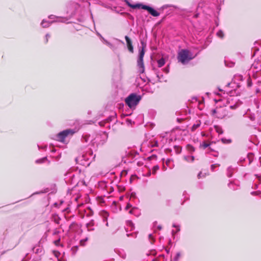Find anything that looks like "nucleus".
I'll return each mask as SVG.
<instances>
[{"label": "nucleus", "mask_w": 261, "mask_h": 261, "mask_svg": "<svg viewBox=\"0 0 261 261\" xmlns=\"http://www.w3.org/2000/svg\"><path fill=\"white\" fill-rule=\"evenodd\" d=\"M241 104L242 102L238 100L234 105H230L228 107H217L212 111V114L220 119L225 117H230L232 116V113L230 112L229 110L237 109Z\"/></svg>", "instance_id": "1"}, {"label": "nucleus", "mask_w": 261, "mask_h": 261, "mask_svg": "<svg viewBox=\"0 0 261 261\" xmlns=\"http://www.w3.org/2000/svg\"><path fill=\"white\" fill-rule=\"evenodd\" d=\"M95 156V154H93L92 151L89 149L82 155L77 156L75 159V161L84 166H88L94 160Z\"/></svg>", "instance_id": "2"}, {"label": "nucleus", "mask_w": 261, "mask_h": 261, "mask_svg": "<svg viewBox=\"0 0 261 261\" xmlns=\"http://www.w3.org/2000/svg\"><path fill=\"white\" fill-rule=\"evenodd\" d=\"M195 57L190 51L188 49H181L180 50L177 55L178 61L182 64L188 63L191 60Z\"/></svg>", "instance_id": "3"}, {"label": "nucleus", "mask_w": 261, "mask_h": 261, "mask_svg": "<svg viewBox=\"0 0 261 261\" xmlns=\"http://www.w3.org/2000/svg\"><path fill=\"white\" fill-rule=\"evenodd\" d=\"M141 99V96L135 93H131L125 99V103L131 109H135Z\"/></svg>", "instance_id": "4"}, {"label": "nucleus", "mask_w": 261, "mask_h": 261, "mask_svg": "<svg viewBox=\"0 0 261 261\" xmlns=\"http://www.w3.org/2000/svg\"><path fill=\"white\" fill-rule=\"evenodd\" d=\"M141 44L143 46L142 49L139 51V57L137 60V66L138 68V72L140 73H142L144 71V65L143 63V57L145 54L144 47L145 45H144L143 42H141Z\"/></svg>", "instance_id": "5"}, {"label": "nucleus", "mask_w": 261, "mask_h": 261, "mask_svg": "<svg viewBox=\"0 0 261 261\" xmlns=\"http://www.w3.org/2000/svg\"><path fill=\"white\" fill-rule=\"evenodd\" d=\"M74 132L72 131V130L70 129H68L64 130L60 133H59L57 137V140L61 142H63L65 138L69 134H73Z\"/></svg>", "instance_id": "6"}, {"label": "nucleus", "mask_w": 261, "mask_h": 261, "mask_svg": "<svg viewBox=\"0 0 261 261\" xmlns=\"http://www.w3.org/2000/svg\"><path fill=\"white\" fill-rule=\"evenodd\" d=\"M141 8L147 10L153 16L157 17L160 15V13L148 6L142 5Z\"/></svg>", "instance_id": "7"}, {"label": "nucleus", "mask_w": 261, "mask_h": 261, "mask_svg": "<svg viewBox=\"0 0 261 261\" xmlns=\"http://www.w3.org/2000/svg\"><path fill=\"white\" fill-rule=\"evenodd\" d=\"M101 217L102 218L103 221H107L108 217H109V214L107 211H102L100 213Z\"/></svg>", "instance_id": "8"}, {"label": "nucleus", "mask_w": 261, "mask_h": 261, "mask_svg": "<svg viewBox=\"0 0 261 261\" xmlns=\"http://www.w3.org/2000/svg\"><path fill=\"white\" fill-rule=\"evenodd\" d=\"M134 228L133 223L130 221H127L126 222V227L125 228L126 231H127L128 229L132 230Z\"/></svg>", "instance_id": "9"}, {"label": "nucleus", "mask_w": 261, "mask_h": 261, "mask_svg": "<svg viewBox=\"0 0 261 261\" xmlns=\"http://www.w3.org/2000/svg\"><path fill=\"white\" fill-rule=\"evenodd\" d=\"M125 2H126V3L127 4V5L129 7H130V8H133V9L141 8L142 5L141 4H137L136 5H132L130 3H129L128 1H125Z\"/></svg>", "instance_id": "10"}, {"label": "nucleus", "mask_w": 261, "mask_h": 261, "mask_svg": "<svg viewBox=\"0 0 261 261\" xmlns=\"http://www.w3.org/2000/svg\"><path fill=\"white\" fill-rule=\"evenodd\" d=\"M235 169L232 168V167H229L227 169V175L228 177H231L232 175L233 172L234 171Z\"/></svg>", "instance_id": "11"}, {"label": "nucleus", "mask_w": 261, "mask_h": 261, "mask_svg": "<svg viewBox=\"0 0 261 261\" xmlns=\"http://www.w3.org/2000/svg\"><path fill=\"white\" fill-rule=\"evenodd\" d=\"M98 35H99L100 36V37L102 39L104 43H105L108 46H109L113 50L115 49V47L112 44H111V43L108 42L107 40H105L102 37V36L100 34H98Z\"/></svg>", "instance_id": "12"}, {"label": "nucleus", "mask_w": 261, "mask_h": 261, "mask_svg": "<svg viewBox=\"0 0 261 261\" xmlns=\"http://www.w3.org/2000/svg\"><path fill=\"white\" fill-rule=\"evenodd\" d=\"M201 122L200 121H197L196 123L192 126L191 130L192 132L195 131L198 127L200 126Z\"/></svg>", "instance_id": "13"}, {"label": "nucleus", "mask_w": 261, "mask_h": 261, "mask_svg": "<svg viewBox=\"0 0 261 261\" xmlns=\"http://www.w3.org/2000/svg\"><path fill=\"white\" fill-rule=\"evenodd\" d=\"M52 22H50L49 21H47L46 20H43L42 22H41V25L42 26L43 28H47L49 26L50 24Z\"/></svg>", "instance_id": "14"}, {"label": "nucleus", "mask_w": 261, "mask_h": 261, "mask_svg": "<svg viewBox=\"0 0 261 261\" xmlns=\"http://www.w3.org/2000/svg\"><path fill=\"white\" fill-rule=\"evenodd\" d=\"M45 161H48V163H50V162L49 161H48L47 157H44V158L37 160L36 161V163L37 164H41V163H44Z\"/></svg>", "instance_id": "15"}, {"label": "nucleus", "mask_w": 261, "mask_h": 261, "mask_svg": "<svg viewBox=\"0 0 261 261\" xmlns=\"http://www.w3.org/2000/svg\"><path fill=\"white\" fill-rule=\"evenodd\" d=\"M156 77L158 78V80L160 82H162L163 81H166V80L164 79V77L163 74L160 73H158L156 74Z\"/></svg>", "instance_id": "16"}, {"label": "nucleus", "mask_w": 261, "mask_h": 261, "mask_svg": "<svg viewBox=\"0 0 261 261\" xmlns=\"http://www.w3.org/2000/svg\"><path fill=\"white\" fill-rule=\"evenodd\" d=\"M184 159L186 161H187L188 162H192L194 161V157L192 155H187V156H185Z\"/></svg>", "instance_id": "17"}, {"label": "nucleus", "mask_w": 261, "mask_h": 261, "mask_svg": "<svg viewBox=\"0 0 261 261\" xmlns=\"http://www.w3.org/2000/svg\"><path fill=\"white\" fill-rule=\"evenodd\" d=\"M165 63V60L163 58H161L158 61V64L159 67H162Z\"/></svg>", "instance_id": "18"}, {"label": "nucleus", "mask_w": 261, "mask_h": 261, "mask_svg": "<svg viewBox=\"0 0 261 261\" xmlns=\"http://www.w3.org/2000/svg\"><path fill=\"white\" fill-rule=\"evenodd\" d=\"M215 128L217 133H218L219 134H222L223 133L222 128L219 126H215Z\"/></svg>", "instance_id": "19"}, {"label": "nucleus", "mask_w": 261, "mask_h": 261, "mask_svg": "<svg viewBox=\"0 0 261 261\" xmlns=\"http://www.w3.org/2000/svg\"><path fill=\"white\" fill-rule=\"evenodd\" d=\"M125 39L127 43V47L132 46V41L129 38L128 36H126L125 37Z\"/></svg>", "instance_id": "20"}, {"label": "nucleus", "mask_w": 261, "mask_h": 261, "mask_svg": "<svg viewBox=\"0 0 261 261\" xmlns=\"http://www.w3.org/2000/svg\"><path fill=\"white\" fill-rule=\"evenodd\" d=\"M217 36L220 38H223L224 37V33L223 31L221 30L218 31L217 33Z\"/></svg>", "instance_id": "21"}, {"label": "nucleus", "mask_w": 261, "mask_h": 261, "mask_svg": "<svg viewBox=\"0 0 261 261\" xmlns=\"http://www.w3.org/2000/svg\"><path fill=\"white\" fill-rule=\"evenodd\" d=\"M187 148L188 151L191 153L195 151V148L191 145H188Z\"/></svg>", "instance_id": "22"}, {"label": "nucleus", "mask_w": 261, "mask_h": 261, "mask_svg": "<svg viewBox=\"0 0 261 261\" xmlns=\"http://www.w3.org/2000/svg\"><path fill=\"white\" fill-rule=\"evenodd\" d=\"M225 64L226 66L231 67L233 66L234 63L232 62H230L229 63H227V62L226 61H225Z\"/></svg>", "instance_id": "23"}, {"label": "nucleus", "mask_w": 261, "mask_h": 261, "mask_svg": "<svg viewBox=\"0 0 261 261\" xmlns=\"http://www.w3.org/2000/svg\"><path fill=\"white\" fill-rule=\"evenodd\" d=\"M88 240V238H86V239H83V240H81L80 241V244L81 246H84L85 245V243L86 242H87Z\"/></svg>", "instance_id": "24"}, {"label": "nucleus", "mask_w": 261, "mask_h": 261, "mask_svg": "<svg viewBox=\"0 0 261 261\" xmlns=\"http://www.w3.org/2000/svg\"><path fill=\"white\" fill-rule=\"evenodd\" d=\"M137 211H138V209L134 207L129 211V213L131 214H134Z\"/></svg>", "instance_id": "25"}, {"label": "nucleus", "mask_w": 261, "mask_h": 261, "mask_svg": "<svg viewBox=\"0 0 261 261\" xmlns=\"http://www.w3.org/2000/svg\"><path fill=\"white\" fill-rule=\"evenodd\" d=\"M101 135H102V138L104 139V141H105L107 139L108 136V134L106 133H105V132L102 133Z\"/></svg>", "instance_id": "26"}, {"label": "nucleus", "mask_w": 261, "mask_h": 261, "mask_svg": "<svg viewBox=\"0 0 261 261\" xmlns=\"http://www.w3.org/2000/svg\"><path fill=\"white\" fill-rule=\"evenodd\" d=\"M159 167L158 166H154L153 167V169H152V172H153V173H155V172L159 170Z\"/></svg>", "instance_id": "27"}, {"label": "nucleus", "mask_w": 261, "mask_h": 261, "mask_svg": "<svg viewBox=\"0 0 261 261\" xmlns=\"http://www.w3.org/2000/svg\"><path fill=\"white\" fill-rule=\"evenodd\" d=\"M148 237H149V239L150 240V243H152L154 241L152 235L151 234H149Z\"/></svg>", "instance_id": "28"}, {"label": "nucleus", "mask_w": 261, "mask_h": 261, "mask_svg": "<svg viewBox=\"0 0 261 261\" xmlns=\"http://www.w3.org/2000/svg\"><path fill=\"white\" fill-rule=\"evenodd\" d=\"M228 186L230 188H231L233 190H236L237 189H236L234 187H233V184L232 182H230L229 184H228Z\"/></svg>", "instance_id": "29"}, {"label": "nucleus", "mask_w": 261, "mask_h": 261, "mask_svg": "<svg viewBox=\"0 0 261 261\" xmlns=\"http://www.w3.org/2000/svg\"><path fill=\"white\" fill-rule=\"evenodd\" d=\"M180 256V253H177L176 254V256L174 258V260L175 261H177L179 258V257Z\"/></svg>", "instance_id": "30"}, {"label": "nucleus", "mask_w": 261, "mask_h": 261, "mask_svg": "<svg viewBox=\"0 0 261 261\" xmlns=\"http://www.w3.org/2000/svg\"><path fill=\"white\" fill-rule=\"evenodd\" d=\"M222 141L223 142V143H230L231 142L230 140H226L225 139H222Z\"/></svg>", "instance_id": "31"}, {"label": "nucleus", "mask_w": 261, "mask_h": 261, "mask_svg": "<svg viewBox=\"0 0 261 261\" xmlns=\"http://www.w3.org/2000/svg\"><path fill=\"white\" fill-rule=\"evenodd\" d=\"M158 146V141H155L154 142V143L151 144V146L152 147H155V146Z\"/></svg>", "instance_id": "32"}, {"label": "nucleus", "mask_w": 261, "mask_h": 261, "mask_svg": "<svg viewBox=\"0 0 261 261\" xmlns=\"http://www.w3.org/2000/svg\"><path fill=\"white\" fill-rule=\"evenodd\" d=\"M216 166H219V164H213V165H211V169H212V170L213 171L214 169Z\"/></svg>", "instance_id": "33"}, {"label": "nucleus", "mask_w": 261, "mask_h": 261, "mask_svg": "<svg viewBox=\"0 0 261 261\" xmlns=\"http://www.w3.org/2000/svg\"><path fill=\"white\" fill-rule=\"evenodd\" d=\"M46 40H45V43H47L48 40V38L50 37V35L48 34H47L45 36Z\"/></svg>", "instance_id": "34"}, {"label": "nucleus", "mask_w": 261, "mask_h": 261, "mask_svg": "<svg viewBox=\"0 0 261 261\" xmlns=\"http://www.w3.org/2000/svg\"><path fill=\"white\" fill-rule=\"evenodd\" d=\"M202 146L204 148H206V147H207L209 146V144H207V143L204 142Z\"/></svg>", "instance_id": "35"}, {"label": "nucleus", "mask_w": 261, "mask_h": 261, "mask_svg": "<svg viewBox=\"0 0 261 261\" xmlns=\"http://www.w3.org/2000/svg\"><path fill=\"white\" fill-rule=\"evenodd\" d=\"M173 227L177 228V231H179L180 230L179 226L178 225H176V224H174L173 225Z\"/></svg>", "instance_id": "36"}, {"label": "nucleus", "mask_w": 261, "mask_h": 261, "mask_svg": "<svg viewBox=\"0 0 261 261\" xmlns=\"http://www.w3.org/2000/svg\"><path fill=\"white\" fill-rule=\"evenodd\" d=\"M60 239H58L57 240H56L54 241V243L56 245H58L59 244V243H60Z\"/></svg>", "instance_id": "37"}, {"label": "nucleus", "mask_w": 261, "mask_h": 261, "mask_svg": "<svg viewBox=\"0 0 261 261\" xmlns=\"http://www.w3.org/2000/svg\"><path fill=\"white\" fill-rule=\"evenodd\" d=\"M128 49L129 50V51L133 53V45L131 46L128 47Z\"/></svg>", "instance_id": "38"}, {"label": "nucleus", "mask_w": 261, "mask_h": 261, "mask_svg": "<svg viewBox=\"0 0 261 261\" xmlns=\"http://www.w3.org/2000/svg\"><path fill=\"white\" fill-rule=\"evenodd\" d=\"M248 156V158H249V161L250 162H251V158L252 157L253 154L252 153H249Z\"/></svg>", "instance_id": "39"}, {"label": "nucleus", "mask_w": 261, "mask_h": 261, "mask_svg": "<svg viewBox=\"0 0 261 261\" xmlns=\"http://www.w3.org/2000/svg\"><path fill=\"white\" fill-rule=\"evenodd\" d=\"M260 192H258V191H256V192H251V194L253 195H255L256 194H258Z\"/></svg>", "instance_id": "40"}, {"label": "nucleus", "mask_w": 261, "mask_h": 261, "mask_svg": "<svg viewBox=\"0 0 261 261\" xmlns=\"http://www.w3.org/2000/svg\"><path fill=\"white\" fill-rule=\"evenodd\" d=\"M164 70L166 73H168L169 72V69L167 67L164 68Z\"/></svg>", "instance_id": "41"}, {"label": "nucleus", "mask_w": 261, "mask_h": 261, "mask_svg": "<svg viewBox=\"0 0 261 261\" xmlns=\"http://www.w3.org/2000/svg\"><path fill=\"white\" fill-rule=\"evenodd\" d=\"M132 206V205L130 204H127V205H126V207H125V210H127L128 209H129L130 207Z\"/></svg>", "instance_id": "42"}, {"label": "nucleus", "mask_w": 261, "mask_h": 261, "mask_svg": "<svg viewBox=\"0 0 261 261\" xmlns=\"http://www.w3.org/2000/svg\"><path fill=\"white\" fill-rule=\"evenodd\" d=\"M202 176H203V175H202ZM202 177V172H200L198 174V178H200Z\"/></svg>", "instance_id": "43"}, {"label": "nucleus", "mask_w": 261, "mask_h": 261, "mask_svg": "<svg viewBox=\"0 0 261 261\" xmlns=\"http://www.w3.org/2000/svg\"><path fill=\"white\" fill-rule=\"evenodd\" d=\"M68 175H69L70 176L72 177L73 178H74V175L71 174L70 173H67L66 176H67Z\"/></svg>", "instance_id": "44"}, {"label": "nucleus", "mask_w": 261, "mask_h": 261, "mask_svg": "<svg viewBox=\"0 0 261 261\" xmlns=\"http://www.w3.org/2000/svg\"><path fill=\"white\" fill-rule=\"evenodd\" d=\"M257 177L258 179V180L261 182V176H257Z\"/></svg>", "instance_id": "45"}, {"label": "nucleus", "mask_w": 261, "mask_h": 261, "mask_svg": "<svg viewBox=\"0 0 261 261\" xmlns=\"http://www.w3.org/2000/svg\"><path fill=\"white\" fill-rule=\"evenodd\" d=\"M99 125H100V126L103 125V122H99Z\"/></svg>", "instance_id": "46"}, {"label": "nucleus", "mask_w": 261, "mask_h": 261, "mask_svg": "<svg viewBox=\"0 0 261 261\" xmlns=\"http://www.w3.org/2000/svg\"><path fill=\"white\" fill-rule=\"evenodd\" d=\"M53 17H54L55 16H53V15H50V16H49V18H51V19H52V18H53Z\"/></svg>", "instance_id": "47"}, {"label": "nucleus", "mask_w": 261, "mask_h": 261, "mask_svg": "<svg viewBox=\"0 0 261 261\" xmlns=\"http://www.w3.org/2000/svg\"><path fill=\"white\" fill-rule=\"evenodd\" d=\"M106 225L107 226H108V222H106Z\"/></svg>", "instance_id": "48"}, {"label": "nucleus", "mask_w": 261, "mask_h": 261, "mask_svg": "<svg viewBox=\"0 0 261 261\" xmlns=\"http://www.w3.org/2000/svg\"><path fill=\"white\" fill-rule=\"evenodd\" d=\"M161 228H162V227H161V226H158V228H159V229H161Z\"/></svg>", "instance_id": "49"}, {"label": "nucleus", "mask_w": 261, "mask_h": 261, "mask_svg": "<svg viewBox=\"0 0 261 261\" xmlns=\"http://www.w3.org/2000/svg\"><path fill=\"white\" fill-rule=\"evenodd\" d=\"M166 202H167V204H169V200H167Z\"/></svg>", "instance_id": "50"}, {"label": "nucleus", "mask_w": 261, "mask_h": 261, "mask_svg": "<svg viewBox=\"0 0 261 261\" xmlns=\"http://www.w3.org/2000/svg\"><path fill=\"white\" fill-rule=\"evenodd\" d=\"M82 182L83 183V185H85V181H82Z\"/></svg>", "instance_id": "51"}, {"label": "nucleus", "mask_w": 261, "mask_h": 261, "mask_svg": "<svg viewBox=\"0 0 261 261\" xmlns=\"http://www.w3.org/2000/svg\"><path fill=\"white\" fill-rule=\"evenodd\" d=\"M60 19H61L60 18ZM57 21H62L61 20H57Z\"/></svg>", "instance_id": "52"}, {"label": "nucleus", "mask_w": 261, "mask_h": 261, "mask_svg": "<svg viewBox=\"0 0 261 261\" xmlns=\"http://www.w3.org/2000/svg\"><path fill=\"white\" fill-rule=\"evenodd\" d=\"M74 248H75L76 249H77V246H75Z\"/></svg>", "instance_id": "53"}, {"label": "nucleus", "mask_w": 261, "mask_h": 261, "mask_svg": "<svg viewBox=\"0 0 261 261\" xmlns=\"http://www.w3.org/2000/svg\"><path fill=\"white\" fill-rule=\"evenodd\" d=\"M46 148V146H44V147H42V148Z\"/></svg>", "instance_id": "54"}, {"label": "nucleus", "mask_w": 261, "mask_h": 261, "mask_svg": "<svg viewBox=\"0 0 261 261\" xmlns=\"http://www.w3.org/2000/svg\"><path fill=\"white\" fill-rule=\"evenodd\" d=\"M59 261H62V260H60V259H59ZM63 261H65V260H63Z\"/></svg>", "instance_id": "55"}, {"label": "nucleus", "mask_w": 261, "mask_h": 261, "mask_svg": "<svg viewBox=\"0 0 261 261\" xmlns=\"http://www.w3.org/2000/svg\"><path fill=\"white\" fill-rule=\"evenodd\" d=\"M152 261H154V259H152Z\"/></svg>", "instance_id": "56"}]
</instances>
